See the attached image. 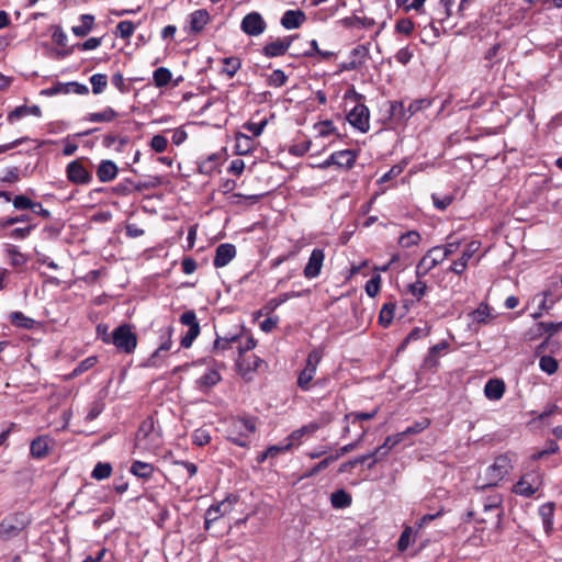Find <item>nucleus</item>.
<instances>
[{
  "instance_id": "f257e3e1",
  "label": "nucleus",
  "mask_w": 562,
  "mask_h": 562,
  "mask_svg": "<svg viewBox=\"0 0 562 562\" xmlns=\"http://www.w3.org/2000/svg\"><path fill=\"white\" fill-rule=\"evenodd\" d=\"M503 496L501 493L481 487L480 493L476 498L473 501L475 512L482 513L485 515L482 517V521H486L488 518H496L499 520L503 514Z\"/></svg>"
},
{
  "instance_id": "f03ea898",
  "label": "nucleus",
  "mask_w": 562,
  "mask_h": 562,
  "mask_svg": "<svg viewBox=\"0 0 562 562\" xmlns=\"http://www.w3.org/2000/svg\"><path fill=\"white\" fill-rule=\"evenodd\" d=\"M256 431L254 418H233L227 425V439L239 447H247L249 436Z\"/></svg>"
},
{
  "instance_id": "7ed1b4c3",
  "label": "nucleus",
  "mask_w": 562,
  "mask_h": 562,
  "mask_svg": "<svg viewBox=\"0 0 562 562\" xmlns=\"http://www.w3.org/2000/svg\"><path fill=\"white\" fill-rule=\"evenodd\" d=\"M31 520L26 514L14 512L7 515L0 521V540L10 541L21 535L27 528Z\"/></svg>"
},
{
  "instance_id": "20e7f679",
  "label": "nucleus",
  "mask_w": 562,
  "mask_h": 562,
  "mask_svg": "<svg viewBox=\"0 0 562 562\" xmlns=\"http://www.w3.org/2000/svg\"><path fill=\"white\" fill-rule=\"evenodd\" d=\"M102 340L106 344H113L120 351L132 353L137 346L136 334L127 324L116 327L111 336L104 334Z\"/></svg>"
},
{
  "instance_id": "39448f33",
  "label": "nucleus",
  "mask_w": 562,
  "mask_h": 562,
  "mask_svg": "<svg viewBox=\"0 0 562 562\" xmlns=\"http://www.w3.org/2000/svg\"><path fill=\"white\" fill-rule=\"evenodd\" d=\"M352 95L356 101L363 99L362 94L357 93L355 90L347 91L345 98ZM347 120L352 127L361 133H367L370 128V111L367 105L359 102L348 114Z\"/></svg>"
},
{
  "instance_id": "423d86ee",
  "label": "nucleus",
  "mask_w": 562,
  "mask_h": 562,
  "mask_svg": "<svg viewBox=\"0 0 562 562\" xmlns=\"http://www.w3.org/2000/svg\"><path fill=\"white\" fill-rule=\"evenodd\" d=\"M324 356L322 348H314L307 355L305 367L299 372L297 386L302 391H308L311 389V382L313 381L317 367Z\"/></svg>"
},
{
  "instance_id": "0eeeda50",
  "label": "nucleus",
  "mask_w": 562,
  "mask_h": 562,
  "mask_svg": "<svg viewBox=\"0 0 562 562\" xmlns=\"http://www.w3.org/2000/svg\"><path fill=\"white\" fill-rule=\"evenodd\" d=\"M512 469V459L507 454L496 457L494 462L485 470L486 485L488 487L495 486Z\"/></svg>"
},
{
  "instance_id": "6e6552de",
  "label": "nucleus",
  "mask_w": 562,
  "mask_h": 562,
  "mask_svg": "<svg viewBox=\"0 0 562 562\" xmlns=\"http://www.w3.org/2000/svg\"><path fill=\"white\" fill-rule=\"evenodd\" d=\"M137 445L146 450L157 448L160 445V436L155 430V423L151 417L142 422L136 434Z\"/></svg>"
},
{
  "instance_id": "1a4fd4ad",
  "label": "nucleus",
  "mask_w": 562,
  "mask_h": 562,
  "mask_svg": "<svg viewBox=\"0 0 562 562\" xmlns=\"http://www.w3.org/2000/svg\"><path fill=\"white\" fill-rule=\"evenodd\" d=\"M542 485V476L539 471H530L525 473L519 481L513 486L516 495L529 497L533 495Z\"/></svg>"
},
{
  "instance_id": "9d476101",
  "label": "nucleus",
  "mask_w": 562,
  "mask_h": 562,
  "mask_svg": "<svg viewBox=\"0 0 562 562\" xmlns=\"http://www.w3.org/2000/svg\"><path fill=\"white\" fill-rule=\"evenodd\" d=\"M66 177L69 182L77 186L89 184L92 181V173L85 167L82 159H75L67 165Z\"/></svg>"
},
{
  "instance_id": "9b49d317",
  "label": "nucleus",
  "mask_w": 562,
  "mask_h": 562,
  "mask_svg": "<svg viewBox=\"0 0 562 562\" xmlns=\"http://www.w3.org/2000/svg\"><path fill=\"white\" fill-rule=\"evenodd\" d=\"M237 498L235 496H227L222 502L211 505L205 513V528L209 529L210 525L216 521L220 517L229 514Z\"/></svg>"
},
{
  "instance_id": "f8f14e48",
  "label": "nucleus",
  "mask_w": 562,
  "mask_h": 562,
  "mask_svg": "<svg viewBox=\"0 0 562 562\" xmlns=\"http://www.w3.org/2000/svg\"><path fill=\"white\" fill-rule=\"evenodd\" d=\"M240 29L249 36H259L266 31L267 23L260 13L250 12L243 18Z\"/></svg>"
},
{
  "instance_id": "ddd939ff",
  "label": "nucleus",
  "mask_w": 562,
  "mask_h": 562,
  "mask_svg": "<svg viewBox=\"0 0 562 562\" xmlns=\"http://www.w3.org/2000/svg\"><path fill=\"white\" fill-rule=\"evenodd\" d=\"M441 250L435 246L430 248L425 256L419 260L416 267V273L418 277L426 276L430 270L437 267L443 261Z\"/></svg>"
},
{
  "instance_id": "4468645a",
  "label": "nucleus",
  "mask_w": 562,
  "mask_h": 562,
  "mask_svg": "<svg viewBox=\"0 0 562 562\" xmlns=\"http://www.w3.org/2000/svg\"><path fill=\"white\" fill-rule=\"evenodd\" d=\"M325 423L321 422H311L306 425H303L299 429L293 430L286 438L285 441H290L292 443V447H299L302 445L303 440L305 438H310L314 436L316 431H318Z\"/></svg>"
},
{
  "instance_id": "2eb2a0df",
  "label": "nucleus",
  "mask_w": 562,
  "mask_h": 562,
  "mask_svg": "<svg viewBox=\"0 0 562 562\" xmlns=\"http://www.w3.org/2000/svg\"><path fill=\"white\" fill-rule=\"evenodd\" d=\"M325 252L321 248H315L312 250L311 256L307 260L303 269V274L306 279L312 280L317 278L324 266Z\"/></svg>"
},
{
  "instance_id": "dca6fc26",
  "label": "nucleus",
  "mask_w": 562,
  "mask_h": 562,
  "mask_svg": "<svg viewBox=\"0 0 562 562\" xmlns=\"http://www.w3.org/2000/svg\"><path fill=\"white\" fill-rule=\"evenodd\" d=\"M295 37L296 35H290L267 43L262 48L265 56L272 58L284 55Z\"/></svg>"
},
{
  "instance_id": "f3484780",
  "label": "nucleus",
  "mask_w": 562,
  "mask_h": 562,
  "mask_svg": "<svg viewBox=\"0 0 562 562\" xmlns=\"http://www.w3.org/2000/svg\"><path fill=\"white\" fill-rule=\"evenodd\" d=\"M171 328L167 330V339L160 344V346L154 351V353L147 359L146 367L148 368H160L166 359L167 352L170 350L171 340Z\"/></svg>"
},
{
  "instance_id": "a211bd4d",
  "label": "nucleus",
  "mask_w": 562,
  "mask_h": 562,
  "mask_svg": "<svg viewBox=\"0 0 562 562\" xmlns=\"http://www.w3.org/2000/svg\"><path fill=\"white\" fill-rule=\"evenodd\" d=\"M236 256V247L233 244H221L215 251L213 265L215 268L227 266Z\"/></svg>"
},
{
  "instance_id": "6ab92c4d",
  "label": "nucleus",
  "mask_w": 562,
  "mask_h": 562,
  "mask_svg": "<svg viewBox=\"0 0 562 562\" xmlns=\"http://www.w3.org/2000/svg\"><path fill=\"white\" fill-rule=\"evenodd\" d=\"M356 162V155L351 150H339L333 153L324 162V166L336 165L338 167L351 168Z\"/></svg>"
},
{
  "instance_id": "aec40b11",
  "label": "nucleus",
  "mask_w": 562,
  "mask_h": 562,
  "mask_svg": "<svg viewBox=\"0 0 562 562\" xmlns=\"http://www.w3.org/2000/svg\"><path fill=\"white\" fill-rule=\"evenodd\" d=\"M95 173L101 182H111L117 177L119 168L113 160L103 159L97 167Z\"/></svg>"
},
{
  "instance_id": "412c9836",
  "label": "nucleus",
  "mask_w": 562,
  "mask_h": 562,
  "mask_svg": "<svg viewBox=\"0 0 562 562\" xmlns=\"http://www.w3.org/2000/svg\"><path fill=\"white\" fill-rule=\"evenodd\" d=\"M187 22L190 32L200 33L210 22V13L205 9L195 10L189 14Z\"/></svg>"
},
{
  "instance_id": "4be33fe9",
  "label": "nucleus",
  "mask_w": 562,
  "mask_h": 562,
  "mask_svg": "<svg viewBox=\"0 0 562 562\" xmlns=\"http://www.w3.org/2000/svg\"><path fill=\"white\" fill-rule=\"evenodd\" d=\"M53 440L48 436H38L30 446V451L33 458L43 459L48 456L52 449Z\"/></svg>"
},
{
  "instance_id": "5701e85b",
  "label": "nucleus",
  "mask_w": 562,
  "mask_h": 562,
  "mask_svg": "<svg viewBox=\"0 0 562 562\" xmlns=\"http://www.w3.org/2000/svg\"><path fill=\"white\" fill-rule=\"evenodd\" d=\"M221 381V374L215 368L207 369L196 381V389L201 392H207L211 387Z\"/></svg>"
},
{
  "instance_id": "b1692460",
  "label": "nucleus",
  "mask_w": 562,
  "mask_h": 562,
  "mask_svg": "<svg viewBox=\"0 0 562 562\" xmlns=\"http://www.w3.org/2000/svg\"><path fill=\"white\" fill-rule=\"evenodd\" d=\"M305 13L301 10H288L281 18V25L286 30L300 27L305 21Z\"/></svg>"
},
{
  "instance_id": "393cba45",
  "label": "nucleus",
  "mask_w": 562,
  "mask_h": 562,
  "mask_svg": "<svg viewBox=\"0 0 562 562\" xmlns=\"http://www.w3.org/2000/svg\"><path fill=\"white\" fill-rule=\"evenodd\" d=\"M505 393V383L501 379H491L484 386V394L491 401H498Z\"/></svg>"
},
{
  "instance_id": "a878e982",
  "label": "nucleus",
  "mask_w": 562,
  "mask_h": 562,
  "mask_svg": "<svg viewBox=\"0 0 562 562\" xmlns=\"http://www.w3.org/2000/svg\"><path fill=\"white\" fill-rule=\"evenodd\" d=\"M80 25H74L71 27V32L77 37L87 36L94 27V16L92 14H81L80 15Z\"/></svg>"
},
{
  "instance_id": "bb28decb",
  "label": "nucleus",
  "mask_w": 562,
  "mask_h": 562,
  "mask_svg": "<svg viewBox=\"0 0 562 562\" xmlns=\"http://www.w3.org/2000/svg\"><path fill=\"white\" fill-rule=\"evenodd\" d=\"M539 515L542 519L546 533L550 535L553 530L554 504L546 503L541 505L539 508Z\"/></svg>"
},
{
  "instance_id": "cd10ccee",
  "label": "nucleus",
  "mask_w": 562,
  "mask_h": 562,
  "mask_svg": "<svg viewBox=\"0 0 562 562\" xmlns=\"http://www.w3.org/2000/svg\"><path fill=\"white\" fill-rule=\"evenodd\" d=\"M557 301H559V297L554 296L550 290L538 293L532 299V302L537 303L538 308L541 311L552 308Z\"/></svg>"
},
{
  "instance_id": "c85d7f7f",
  "label": "nucleus",
  "mask_w": 562,
  "mask_h": 562,
  "mask_svg": "<svg viewBox=\"0 0 562 562\" xmlns=\"http://www.w3.org/2000/svg\"><path fill=\"white\" fill-rule=\"evenodd\" d=\"M402 441V435H393L387 436L380 447H378L375 450H373V454L375 457H380V461L389 454V452L392 450L393 447L398 445Z\"/></svg>"
},
{
  "instance_id": "c756f323",
  "label": "nucleus",
  "mask_w": 562,
  "mask_h": 562,
  "mask_svg": "<svg viewBox=\"0 0 562 562\" xmlns=\"http://www.w3.org/2000/svg\"><path fill=\"white\" fill-rule=\"evenodd\" d=\"M154 465L143 461H134L131 465L130 472L140 479H149L154 473Z\"/></svg>"
},
{
  "instance_id": "7c9ffc66",
  "label": "nucleus",
  "mask_w": 562,
  "mask_h": 562,
  "mask_svg": "<svg viewBox=\"0 0 562 562\" xmlns=\"http://www.w3.org/2000/svg\"><path fill=\"white\" fill-rule=\"evenodd\" d=\"M430 334V326L424 325V326H416L414 327L406 338L403 340V342L400 346V349H404L406 345H408L412 341H416L423 338H426Z\"/></svg>"
},
{
  "instance_id": "2f4dec72",
  "label": "nucleus",
  "mask_w": 562,
  "mask_h": 562,
  "mask_svg": "<svg viewBox=\"0 0 562 562\" xmlns=\"http://www.w3.org/2000/svg\"><path fill=\"white\" fill-rule=\"evenodd\" d=\"M254 139L251 136L243 133L236 134L235 151L237 155H247L251 151Z\"/></svg>"
},
{
  "instance_id": "473e14b6",
  "label": "nucleus",
  "mask_w": 562,
  "mask_h": 562,
  "mask_svg": "<svg viewBox=\"0 0 562 562\" xmlns=\"http://www.w3.org/2000/svg\"><path fill=\"white\" fill-rule=\"evenodd\" d=\"M395 304L392 302L383 304L379 314V324L386 328L393 322L395 315Z\"/></svg>"
},
{
  "instance_id": "72a5a7b5",
  "label": "nucleus",
  "mask_w": 562,
  "mask_h": 562,
  "mask_svg": "<svg viewBox=\"0 0 562 562\" xmlns=\"http://www.w3.org/2000/svg\"><path fill=\"white\" fill-rule=\"evenodd\" d=\"M222 72L228 78H233L241 66V61L236 56L225 57L222 59Z\"/></svg>"
},
{
  "instance_id": "f704fd0d",
  "label": "nucleus",
  "mask_w": 562,
  "mask_h": 562,
  "mask_svg": "<svg viewBox=\"0 0 562 562\" xmlns=\"http://www.w3.org/2000/svg\"><path fill=\"white\" fill-rule=\"evenodd\" d=\"M10 322L12 325L25 329H31L35 325V321L31 317H27L22 312H12L10 314Z\"/></svg>"
},
{
  "instance_id": "c9c22d12",
  "label": "nucleus",
  "mask_w": 562,
  "mask_h": 562,
  "mask_svg": "<svg viewBox=\"0 0 562 562\" xmlns=\"http://www.w3.org/2000/svg\"><path fill=\"white\" fill-rule=\"evenodd\" d=\"M330 502L335 508H346L351 504V496L344 490H338L331 494Z\"/></svg>"
},
{
  "instance_id": "e433bc0d",
  "label": "nucleus",
  "mask_w": 562,
  "mask_h": 562,
  "mask_svg": "<svg viewBox=\"0 0 562 562\" xmlns=\"http://www.w3.org/2000/svg\"><path fill=\"white\" fill-rule=\"evenodd\" d=\"M116 117V112L108 106L101 112L89 113L87 121L89 122H111Z\"/></svg>"
},
{
  "instance_id": "4c0bfd02",
  "label": "nucleus",
  "mask_w": 562,
  "mask_h": 562,
  "mask_svg": "<svg viewBox=\"0 0 562 562\" xmlns=\"http://www.w3.org/2000/svg\"><path fill=\"white\" fill-rule=\"evenodd\" d=\"M171 71L166 67L157 68L153 74V79L158 88H162L167 86L171 80Z\"/></svg>"
},
{
  "instance_id": "58836bf2",
  "label": "nucleus",
  "mask_w": 562,
  "mask_h": 562,
  "mask_svg": "<svg viewBox=\"0 0 562 562\" xmlns=\"http://www.w3.org/2000/svg\"><path fill=\"white\" fill-rule=\"evenodd\" d=\"M7 254L10 259V263L13 267H23L27 262V258L23 255L16 246H9L7 248Z\"/></svg>"
},
{
  "instance_id": "ea45409f",
  "label": "nucleus",
  "mask_w": 562,
  "mask_h": 562,
  "mask_svg": "<svg viewBox=\"0 0 562 562\" xmlns=\"http://www.w3.org/2000/svg\"><path fill=\"white\" fill-rule=\"evenodd\" d=\"M112 465L108 462H98L92 472L91 476L94 480L101 481L111 476Z\"/></svg>"
},
{
  "instance_id": "a19ab883",
  "label": "nucleus",
  "mask_w": 562,
  "mask_h": 562,
  "mask_svg": "<svg viewBox=\"0 0 562 562\" xmlns=\"http://www.w3.org/2000/svg\"><path fill=\"white\" fill-rule=\"evenodd\" d=\"M369 57V48L366 45H358L350 52V60L352 63H359L361 67Z\"/></svg>"
},
{
  "instance_id": "79ce46f5",
  "label": "nucleus",
  "mask_w": 562,
  "mask_h": 562,
  "mask_svg": "<svg viewBox=\"0 0 562 562\" xmlns=\"http://www.w3.org/2000/svg\"><path fill=\"white\" fill-rule=\"evenodd\" d=\"M239 340V335H232L229 337H217L214 341L215 351H224L236 345Z\"/></svg>"
},
{
  "instance_id": "37998d69",
  "label": "nucleus",
  "mask_w": 562,
  "mask_h": 562,
  "mask_svg": "<svg viewBox=\"0 0 562 562\" xmlns=\"http://www.w3.org/2000/svg\"><path fill=\"white\" fill-rule=\"evenodd\" d=\"M491 315V308L486 303H481L479 307L471 313V318L473 322L479 324L486 323L487 318Z\"/></svg>"
},
{
  "instance_id": "c03bdc74",
  "label": "nucleus",
  "mask_w": 562,
  "mask_h": 562,
  "mask_svg": "<svg viewBox=\"0 0 562 562\" xmlns=\"http://www.w3.org/2000/svg\"><path fill=\"white\" fill-rule=\"evenodd\" d=\"M92 92L100 94L108 86V77L104 74H94L90 77Z\"/></svg>"
},
{
  "instance_id": "a18cd8bd",
  "label": "nucleus",
  "mask_w": 562,
  "mask_h": 562,
  "mask_svg": "<svg viewBox=\"0 0 562 562\" xmlns=\"http://www.w3.org/2000/svg\"><path fill=\"white\" fill-rule=\"evenodd\" d=\"M135 24L132 21H121L116 25L115 34L123 40L130 38L135 32Z\"/></svg>"
},
{
  "instance_id": "49530a36",
  "label": "nucleus",
  "mask_w": 562,
  "mask_h": 562,
  "mask_svg": "<svg viewBox=\"0 0 562 562\" xmlns=\"http://www.w3.org/2000/svg\"><path fill=\"white\" fill-rule=\"evenodd\" d=\"M539 367L543 372L551 375L558 371L559 364L553 357L542 356L539 360Z\"/></svg>"
},
{
  "instance_id": "de8ad7c7",
  "label": "nucleus",
  "mask_w": 562,
  "mask_h": 562,
  "mask_svg": "<svg viewBox=\"0 0 562 562\" xmlns=\"http://www.w3.org/2000/svg\"><path fill=\"white\" fill-rule=\"evenodd\" d=\"M420 241V235L416 231H409L403 235H401L398 243L404 248H409L412 246L418 245Z\"/></svg>"
},
{
  "instance_id": "09e8293b",
  "label": "nucleus",
  "mask_w": 562,
  "mask_h": 562,
  "mask_svg": "<svg viewBox=\"0 0 562 562\" xmlns=\"http://www.w3.org/2000/svg\"><path fill=\"white\" fill-rule=\"evenodd\" d=\"M286 79L288 77L283 70L276 69L268 76L267 83L270 87L279 88L285 85Z\"/></svg>"
},
{
  "instance_id": "8fccbe9b",
  "label": "nucleus",
  "mask_w": 562,
  "mask_h": 562,
  "mask_svg": "<svg viewBox=\"0 0 562 562\" xmlns=\"http://www.w3.org/2000/svg\"><path fill=\"white\" fill-rule=\"evenodd\" d=\"M429 425H430L429 419L423 418V419L416 422L414 425L407 427L405 430L398 432V435H402V439H403L405 436L416 435V434L422 432Z\"/></svg>"
},
{
  "instance_id": "3c124183",
  "label": "nucleus",
  "mask_w": 562,
  "mask_h": 562,
  "mask_svg": "<svg viewBox=\"0 0 562 562\" xmlns=\"http://www.w3.org/2000/svg\"><path fill=\"white\" fill-rule=\"evenodd\" d=\"M391 115L393 119L397 121L409 120L407 108H405L403 102H393L391 104Z\"/></svg>"
},
{
  "instance_id": "603ef678",
  "label": "nucleus",
  "mask_w": 562,
  "mask_h": 562,
  "mask_svg": "<svg viewBox=\"0 0 562 562\" xmlns=\"http://www.w3.org/2000/svg\"><path fill=\"white\" fill-rule=\"evenodd\" d=\"M68 82H57L56 85L41 91V94L53 97L57 94H69Z\"/></svg>"
},
{
  "instance_id": "864d4df0",
  "label": "nucleus",
  "mask_w": 562,
  "mask_h": 562,
  "mask_svg": "<svg viewBox=\"0 0 562 562\" xmlns=\"http://www.w3.org/2000/svg\"><path fill=\"white\" fill-rule=\"evenodd\" d=\"M338 459H339V454H330V456L326 457L324 460H322L321 462L315 464L305 476L310 477V476L316 475L318 472L325 470L329 464H331L333 462H335Z\"/></svg>"
},
{
  "instance_id": "5fc2aeb1",
  "label": "nucleus",
  "mask_w": 562,
  "mask_h": 562,
  "mask_svg": "<svg viewBox=\"0 0 562 562\" xmlns=\"http://www.w3.org/2000/svg\"><path fill=\"white\" fill-rule=\"evenodd\" d=\"M211 441L210 431L205 428H198L192 434V442L199 447L205 446Z\"/></svg>"
},
{
  "instance_id": "6e6d98bb",
  "label": "nucleus",
  "mask_w": 562,
  "mask_h": 562,
  "mask_svg": "<svg viewBox=\"0 0 562 562\" xmlns=\"http://www.w3.org/2000/svg\"><path fill=\"white\" fill-rule=\"evenodd\" d=\"M294 296H296L295 293H282L281 295H279L277 297H272L267 302L266 310H268L269 312H272L276 308H278L281 304L285 303L288 300H290L291 297H294Z\"/></svg>"
},
{
  "instance_id": "4d7b16f0",
  "label": "nucleus",
  "mask_w": 562,
  "mask_h": 562,
  "mask_svg": "<svg viewBox=\"0 0 562 562\" xmlns=\"http://www.w3.org/2000/svg\"><path fill=\"white\" fill-rule=\"evenodd\" d=\"M426 0H396L395 3L398 8H402L405 12L411 10L419 11Z\"/></svg>"
},
{
  "instance_id": "13d9d810",
  "label": "nucleus",
  "mask_w": 562,
  "mask_h": 562,
  "mask_svg": "<svg viewBox=\"0 0 562 562\" xmlns=\"http://www.w3.org/2000/svg\"><path fill=\"white\" fill-rule=\"evenodd\" d=\"M13 206L16 210H35L36 204L31 199H29L26 195H16L13 200Z\"/></svg>"
},
{
  "instance_id": "bf43d9fd",
  "label": "nucleus",
  "mask_w": 562,
  "mask_h": 562,
  "mask_svg": "<svg viewBox=\"0 0 562 562\" xmlns=\"http://www.w3.org/2000/svg\"><path fill=\"white\" fill-rule=\"evenodd\" d=\"M430 104H431V102L429 99H418V100L412 101L407 108L409 119L418 111L428 109L430 106Z\"/></svg>"
},
{
  "instance_id": "052dcab7",
  "label": "nucleus",
  "mask_w": 562,
  "mask_h": 562,
  "mask_svg": "<svg viewBox=\"0 0 562 562\" xmlns=\"http://www.w3.org/2000/svg\"><path fill=\"white\" fill-rule=\"evenodd\" d=\"M380 285H381V277L378 274V276H374L372 277L370 280L367 281L366 283V293L370 296V297H375L376 294L379 293L380 291Z\"/></svg>"
},
{
  "instance_id": "680f3d73",
  "label": "nucleus",
  "mask_w": 562,
  "mask_h": 562,
  "mask_svg": "<svg viewBox=\"0 0 562 562\" xmlns=\"http://www.w3.org/2000/svg\"><path fill=\"white\" fill-rule=\"evenodd\" d=\"M427 285L424 281L417 280L414 283L408 284V292L420 300L426 294Z\"/></svg>"
},
{
  "instance_id": "e2e57ef3",
  "label": "nucleus",
  "mask_w": 562,
  "mask_h": 562,
  "mask_svg": "<svg viewBox=\"0 0 562 562\" xmlns=\"http://www.w3.org/2000/svg\"><path fill=\"white\" fill-rule=\"evenodd\" d=\"M480 247H481V241H479V240H472V241L468 243L464 250L462 251V255L460 258L469 263V261L476 254V251L480 249Z\"/></svg>"
},
{
  "instance_id": "0e129e2a",
  "label": "nucleus",
  "mask_w": 562,
  "mask_h": 562,
  "mask_svg": "<svg viewBox=\"0 0 562 562\" xmlns=\"http://www.w3.org/2000/svg\"><path fill=\"white\" fill-rule=\"evenodd\" d=\"M412 537L413 529L411 527H406L400 536V539L397 541V549L400 551H405L412 542Z\"/></svg>"
},
{
  "instance_id": "69168bd1",
  "label": "nucleus",
  "mask_w": 562,
  "mask_h": 562,
  "mask_svg": "<svg viewBox=\"0 0 562 562\" xmlns=\"http://www.w3.org/2000/svg\"><path fill=\"white\" fill-rule=\"evenodd\" d=\"M200 334V326H193L181 338V346L183 348H190L194 339Z\"/></svg>"
},
{
  "instance_id": "338daca9",
  "label": "nucleus",
  "mask_w": 562,
  "mask_h": 562,
  "mask_svg": "<svg viewBox=\"0 0 562 562\" xmlns=\"http://www.w3.org/2000/svg\"><path fill=\"white\" fill-rule=\"evenodd\" d=\"M25 116H27V105H20L8 114L7 120L10 124H13Z\"/></svg>"
},
{
  "instance_id": "774afa93",
  "label": "nucleus",
  "mask_w": 562,
  "mask_h": 562,
  "mask_svg": "<svg viewBox=\"0 0 562 562\" xmlns=\"http://www.w3.org/2000/svg\"><path fill=\"white\" fill-rule=\"evenodd\" d=\"M167 146H168V140L162 135H155L150 139V147L156 153H164L167 149Z\"/></svg>"
}]
</instances>
